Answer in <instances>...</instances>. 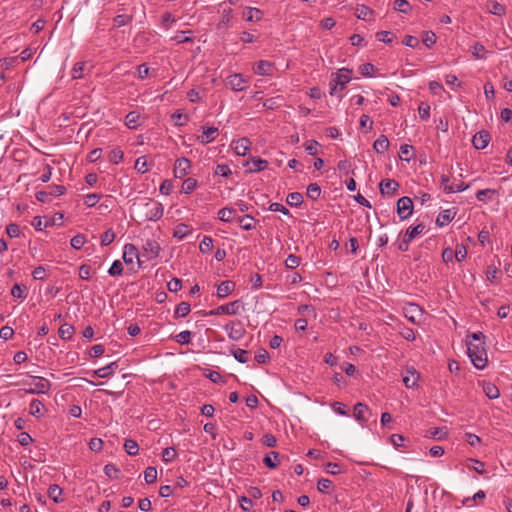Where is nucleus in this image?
<instances>
[{"mask_svg":"<svg viewBox=\"0 0 512 512\" xmlns=\"http://www.w3.org/2000/svg\"><path fill=\"white\" fill-rule=\"evenodd\" d=\"M118 364L116 361L109 363L108 365L101 367L99 369H96L94 371V375L99 378H108L110 377L115 370L117 369Z\"/></svg>","mask_w":512,"mask_h":512,"instance_id":"4be33fe9","label":"nucleus"},{"mask_svg":"<svg viewBox=\"0 0 512 512\" xmlns=\"http://www.w3.org/2000/svg\"><path fill=\"white\" fill-rule=\"evenodd\" d=\"M397 214L400 220L408 219L413 213V201L408 196H403L397 201Z\"/></svg>","mask_w":512,"mask_h":512,"instance_id":"20e7f679","label":"nucleus"},{"mask_svg":"<svg viewBox=\"0 0 512 512\" xmlns=\"http://www.w3.org/2000/svg\"><path fill=\"white\" fill-rule=\"evenodd\" d=\"M412 150L413 147L408 144H403L400 146V159L406 162H409L412 158Z\"/></svg>","mask_w":512,"mask_h":512,"instance_id":"8fccbe9b","label":"nucleus"},{"mask_svg":"<svg viewBox=\"0 0 512 512\" xmlns=\"http://www.w3.org/2000/svg\"><path fill=\"white\" fill-rule=\"evenodd\" d=\"M418 380L419 374L416 372V370L414 368H407L406 374L403 376V383L406 386V388H416Z\"/></svg>","mask_w":512,"mask_h":512,"instance_id":"f3484780","label":"nucleus"},{"mask_svg":"<svg viewBox=\"0 0 512 512\" xmlns=\"http://www.w3.org/2000/svg\"><path fill=\"white\" fill-rule=\"evenodd\" d=\"M85 62H78L74 65L71 70V75L73 79H81L84 76Z\"/></svg>","mask_w":512,"mask_h":512,"instance_id":"5fc2aeb1","label":"nucleus"},{"mask_svg":"<svg viewBox=\"0 0 512 512\" xmlns=\"http://www.w3.org/2000/svg\"><path fill=\"white\" fill-rule=\"evenodd\" d=\"M115 232L112 230V229H108L106 230L102 235H101V245L102 246H108L110 245L114 239H115Z\"/></svg>","mask_w":512,"mask_h":512,"instance_id":"052dcab7","label":"nucleus"},{"mask_svg":"<svg viewBox=\"0 0 512 512\" xmlns=\"http://www.w3.org/2000/svg\"><path fill=\"white\" fill-rule=\"evenodd\" d=\"M191 336H192V332L185 330V331H181L180 333L175 335L174 340L181 345L189 344L191 341Z\"/></svg>","mask_w":512,"mask_h":512,"instance_id":"3c124183","label":"nucleus"},{"mask_svg":"<svg viewBox=\"0 0 512 512\" xmlns=\"http://www.w3.org/2000/svg\"><path fill=\"white\" fill-rule=\"evenodd\" d=\"M59 337L62 340H70L74 334V327L70 324H62L58 330Z\"/></svg>","mask_w":512,"mask_h":512,"instance_id":"c9c22d12","label":"nucleus"},{"mask_svg":"<svg viewBox=\"0 0 512 512\" xmlns=\"http://www.w3.org/2000/svg\"><path fill=\"white\" fill-rule=\"evenodd\" d=\"M190 304L187 302H181L179 303L174 311V316L176 318H183L186 317L190 313Z\"/></svg>","mask_w":512,"mask_h":512,"instance_id":"ea45409f","label":"nucleus"},{"mask_svg":"<svg viewBox=\"0 0 512 512\" xmlns=\"http://www.w3.org/2000/svg\"><path fill=\"white\" fill-rule=\"evenodd\" d=\"M213 248V239L210 236H204L200 245L199 250L203 254L209 253Z\"/></svg>","mask_w":512,"mask_h":512,"instance_id":"09e8293b","label":"nucleus"},{"mask_svg":"<svg viewBox=\"0 0 512 512\" xmlns=\"http://www.w3.org/2000/svg\"><path fill=\"white\" fill-rule=\"evenodd\" d=\"M62 494H63V490L59 485L52 484L49 486L48 496L50 499L53 500V502H55V503L63 502Z\"/></svg>","mask_w":512,"mask_h":512,"instance_id":"c85d7f7f","label":"nucleus"},{"mask_svg":"<svg viewBox=\"0 0 512 512\" xmlns=\"http://www.w3.org/2000/svg\"><path fill=\"white\" fill-rule=\"evenodd\" d=\"M275 71V66L272 62L267 60H260L256 63L254 72L261 76H272Z\"/></svg>","mask_w":512,"mask_h":512,"instance_id":"ddd939ff","label":"nucleus"},{"mask_svg":"<svg viewBox=\"0 0 512 512\" xmlns=\"http://www.w3.org/2000/svg\"><path fill=\"white\" fill-rule=\"evenodd\" d=\"M485 47L483 44L476 42L471 47V53L476 59H484L485 58Z\"/></svg>","mask_w":512,"mask_h":512,"instance_id":"603ef678","label":"nucleus"},{"mask_svg":"<svg viewBox=\"0 0 512 512\" xmlns=\"http://www.w3.org/2000/svg\"><path fill=\"white\" fill-rule=\"evenodd\" d=\"M176 126H184L188 121V115L182 114L179 110L172 114Z\"/></svg>","mask_w":512,"mask_h":512,"instance_id":"774afa93","label":"nucleus"},{"mask_svg":"<svg viewBox=\"0 0 512 512\" xmlns=\"http://www.w3.org/2000/svg\"><path fill=\"white\" fill-rule=\"evenodd\" d=\"M225 330L228 332V337L231 340L238 341L245 335V329L240 322H231L225 325Z\"/></svg>","mask_w":512,"mask_h":512,"instance_id":"f8f14e48","label":"nucleus"},{"mask_svg":"<svg viewBox=\"0 0 512 512\" xmlns=\"http://www.w3.org/2000/svg\"><path fill=\"white\" fill-rule=\"evenodd\" d=\"M374 11L366 5H358L356 8V16L363 21H370Z\"/></svg>","mask_w":512,"mask_h":512,"instance_id":"7c9ffc66","label":"nucleus"},{"mask_svg":"<svg viewBox=\"0 0 512 512\" xmlns=\"http://www.w3.org/2000/svg\"><path fill=\"white\" fill-rule=\"evenodd\" d=\"M218 135V128L216 127H202V134L198 136V140L202 144H208L215 140Z\"/></svg>","mask_w":512,"mask_h":512,"instance_id":"a211bd4d","label":"nucleus"},{"mask_svg":"<svg viewBox=\"0 0 512 512\" xmlns=\"http://www.w3.org/2000/svg\"><path fill=\"white\" fill-rule=\"evenodd\" d=\"M191 233L192 228L189 225L180 223L174 228L173 236L179 240H182Z\"/></svg>","mask_w":512,"mask_h":512,"instance_id":"c756f323","label":"nucleus"},{"mask_svg":"<svg viewBox=\"0 0 512 512\" xmlns=\"http://www.w3.org/2000/svg\"><path fill=\"white\" fill-rule=\"evenodd\" d=\"M393 7L396 11L403 14H409L412 10V6L407 0H395L393 2Z\"/></svg>","mask_w":512,"mask_h":512,"instance_id":"e433bc0d","label":"nucleus"},{"mask_svg":"<svg viewBox=\"0 0 512 512\" xmlns=\"http://www.w3.org/2000/svg\"><path fill=\"white\" fill-rule=\"evenodd\" d=\"M197 186L198 181L195 178L188 177L182 183L181 193L190 194L196 189Z\"/></svg>","mask_w":512,"mask_h":512,"instance_id":"72a5a7b5","label":"nucleus"},{"mask_svg":"<svg viewBox=\"0 0 512 512\" xmlns=\"http://www.w3.org/2000/svg\"><path fill=\"white\" fill-rule=\"evenodd\" d=\"M279 457L280 454L278 452L272 451L264 457L263 462L268 468L273 469L277 467L276 461L279 460Z\"/></svg>","mask_w":512,"mask_h":512,"instance_id":"a19ab883","label":"nucleus"},{"mask_svg":"<svg viewBox=\"0 0 512 512\" xmlns=\"http://www.w3.org/2000/svg\"><path fill=\"white\" fill-rule=\"evenodd\" d=\"M399 186L394 179H383L379 184L380 193L383 196H392L397 193Z\"/></svg>","mask_w":512,"mask_h":512,"instance_id":"9b49d317","label":"nucleus"},{"mask_svg":"<svg viewBox=\"0 0 512 512\" xmlns=\"http://www.w3.org/2000/svg\"><path fill=\"white\" fill-rule=\"evenodd\" d=\"M124 158V153L120 148H114L110 151L108 159L113 164H119Z\"/></svg>","mask_w":512,"mask_h":512,"instance_id":"de8ad7c7","label":"nucleus"},{"mask_svg":"<svg viewBox=\"0 0 512 512\" xmlns=\"http://www.w3.org/2000/svg\"><path fill=\"white\" fill-rule=\"evenodd\" d=\"M376 38L378 41L390 44L395 39V35L389 31H380L376 33Z\"/></svg>","mask_w":512,"mask_h":512,"instance_id":"bf43d9fd","label":"nucleus"},{"mask_svg":"<svg viewBox=\"0 0 512 512\" xmlns=\"http://www.w3.org/2000/svg\"><path fill=\"white\" fill-rule=\"evenodd\" d=\"M482 388H483V392L485 393V395L491 400L497 399L500 396L498 387L491 382L484 381Z\"/></svg>","mask_w":512,"mask_h":512,"instance_id":"cd10ccee","label":"nucleus"},{"mask_svg":"<svg viewBox=\"0 0 512 512\" xmlns=\"http://www.w3.org/2000/svg\"><path fill=\"white\" fill-rule=\"evenodd\" d=\"M226 86L235 92H240L248 87V81L240 73H235L227 77Z\"/></svg>","mask_w":512,"mask_h":512,"instance_id":"423d86ee","label":"nucleus"},{"mask_svg":"<svg viewBox=\"0 0 512 512\" xmlns=\"http://www.w3.org/2000/svg\"><path fill=\"white\" fill-rule=\"evenodd\" d=\"M134 258L138 260L139 264L141 263L139 260V253L137 247L134 244L127 243L124 246L123 261L127 265H132L134 262Z\"/></svg>","mask_w":512,"mask_h":512,"instance_id":"4468645a","label":"nucleus"},{"mask_svg":"<svg viewBox=\"0 0 512 512\" xmlns=\"http://www.w3.org/2000/svg\"><path fill=\"white\" fill-rule=\"evenodd\" d=\"M235 283L230 280L222 281L217 286V297L219 299H224L228 297L235 289Z\"/></svg>","mask_w":512,"mask_h":512,"instance_id":"6ab92c4d","label":"nucleus"},{"mask_svg":"<svg viewBox=\"0 0 512 512\" xmlns=\"http://www.w3.org/2000/svg\"><path fill=\"white\" fill-rule=\"evenodd\" d=\"M236 215V210L230 207L221 208L218 211V218L223 222H230Z\"/></svg>","mask_w":512,"mask_h":512,"instance_id":"f704fd0d","label":"nucleus"},{"mask_svg":"<svg viewBox=\"0 0 512 512\" xmlns=\"http://www.w3.org/2000/svg\"><path fill=\"white\" fill-rule=\"evenodd\" d=\"M496 193L493 189H482L478 190L476 193V198L480 202H486L488 198Z\"/></svg>","mask_w":512,"mask_h":512,"instance_id":"69168bd1","label":"nucleus"},{"mask_svg":"<svg viewBox=\"0 0 512 512\" xmlns=\"http://www.w3.org/2000/svg\"><path fill=\"white\" fill-rule=\"evenodd\" d=\"M134 168L139 173H142V174L146 173L149 170L146 157L145 156L138 157L135 161Z\"/></svg>","mask_w":512,"mask_h":512,"instance_id":"4d7b16f0","label":"nucleus"},{"mask_svg":"<svg viewBox=\"0 0 512 512\" xmlns=\"http://www.w3.org/2000/svg\"><path fill=\"white\" fill-rule=\"evenodd\" d=\"M243 17L246 21H250V22H258L262 19L263 17V12L258 9V8H254V7H248L244 12H243Z\"/></svg>","mask_w":512,"mask_h":512,"instance_id":"b1692460","label":"nucleus"},{"mask_svg":"<svg viewBox=\"0 0 512 512\" xmlns=\"http://www.w3.org/2000/svg\"><path fill=\"white\" fill-rule=\"evenodd\" d=\"M144 479L147 484H152L157 480V469L149 466L144 471Z\"/></svg>","mask_w":512,"mask_h":512,"instance_id":"864d4df0","label":"nucleus"},{"mask_svg":"<svg viewBox=\"0 0 512 512\" xmlns=\"http://www.w3.org/2000/svg\"><path fill=\"white\" fill-rule=\"evenodd\" d=\"M161 457L163 462L170 463L177 457V451L174 447H167L162 451Z\"/></svg>","mask_w":512,"mask_h":512,"instance_id":"49530a36","label":"nucleus"},{"mask_svg":"<svg viewBox=\"0 0 512 512\" xmlns=\"http://www.w3.org/2000/svg\"><path fill=\"white\" fill-rule=\"evenodd\" d=\"M191 166V161L186 157L176 159L173 169L175 178H184L189 173Z\"/></svg>","mask_w":512,"mask_h":512,"instance_id":"6e6552de","label":"nucleus"},{"mask_svg":"<svg viewBox=\"0 0 512 512\" xmlns=\"http://www.w3.org/2000/svg\"><path fill=\"white\" fill-rule=\"evenodd\" d=\"M43 407H44V405H43L42 401H40L38 399H33L29 406L30 415H32L36 418H40L41 416H43V413H42Z\"/></svg>","mask_w":512,"mask_h":512,"instance_id":"473e14b6","label":"nucleus"},{"mask_svg":"<svg viewBox=\"0 0 512 512\" xmlns=\"http://www.w3.org/2000/svg\"><path fill=\"white\" fill-rule=\"evenodd\" d=\"M251 142L248 138L243 137L232 142L234 152L239 156H245L250 150Z\"/></svg>","mask_w":512,"mask_h":512,"instance_id":"dca6fc26","label":"nucleus"},{"mask_svg":"<svg viewBox=\"0 0 512 512\" xmlns=\"http://www.w3.org/2000/svg\"><path fill=\"white\" fill-rule=\"evenodd\" d=\"M306 195L309 199L315 201L321 195V187L317 183H311L307 186Z\"/></svg>","mask_w":512,"mask_h":512,"instance_id":"4c0bfd02","label":"nucleus"},{"mask_svg":"<svg viewBox=\"0 0 512 512\" xmlns=\"http://www.w3.org/2000/svg\"><path fill=\"white\" fill-rule=\"evenodd\" d=\"M286 202L292 207H298L303 203V196L299 192H291L287 195Z\"/></svg>","mask_w":512,"mask_h":512,"instance_id":"58836bf2","label":"nucleus"},{"mask_svg":"<svg viewBox=\"0 0 512 512\" xmlns=\"http://www.w3.org/2000/svg\"><path fill=\"white\" fill-rule=\"evenodd\" d=\"M33 387L26 389L25 392L28 394H47L51 389V382L40 376H32Z\"/></svg>","mask_w":512,"mask_h":512,"instance_id":"7ed1b4c3","label":"nucleus"},{"mask_svg":"<svg viewBox=\"0 0 512 512\" xmlns=\"http://www.w3.org/2000/svg\"><path fill=\"white\" fill-rule=\"evenodd\" d=\"M132 20H133V17L131 15L119 14L114 17L113 24L115 27L120 28L122 26H125V25L131 23Z\"/></svg>","mask_w":512,"mask_h":512,"instance_id":"a18cd8bd","label":"nucleus"},{"mask_svg":"<svg viewBox=\"0 0 512 512\" xmlns=\"http://www.w3.org/2000/svg\"><path fill=\"white\" fill-rule=\"evenodd\" d=\"M163 205L157 201H149L145 204V218L149 221H157L162 218Z\"/></svg>","mask_w":512,"mask_h":512,"instance_id":"39448f33","label":"nucleus"},{"mask_svg":"<svg viewBox=\"0 0 512 512\" xmlns=\"http://www.w3.org/2000/svg\"><path fill=\"white\" fill-rule=\"evenodd\" d=\"M253 221L254 218L250 215H244L238 218V223L240 227L246 231L254 229Z\"/></svg>","mask_w":512,"mask_h":512,"instance_id":"c03bdc74","label":"nucleus"},{"mask_svg":"<svg viewBox=\"0 0 512 512\" xmlns=\"http://www.w3.org/2000/svg\"><path fill=\"white\" fill-rule=\"evenodd\" d=\"M141 115L137 111L129 112L125 117V126L128 129L135 130L141 125Z\"/></svg>","mask_w":512,"mask_h":512,"instance_id":"aec40b11","label":"nucleus"},{"mask_svg":"<svg viewBox=\"0 0 512 512\" xmlns=\"http://www.w3.org/2000/svg\"><path fill=\"white\" fill-rule=\"evenodd\" d=\"M405 318L413 324H419L423 317V311L417 304L410 303L404 307Z\"/></svg>","mask_w":512,"mask_h":512,"instance_id":"0eeeda50","label":"nucleus"},{"mask_svg":"<svg viewBox=\"0 0 512 512\" xmlns=\"http://www.w3.org/2000/svg\"><path fill=\"white\" fill-rule=\"evenodd\" d=\"M124 449L130 456H135L139 452V446L135 440L127 439L124 443Z\"/></svg>","mask_w":512,"mask_h":512,"instance_id":"37998d69","label":"nucleus"},{"mask_svg":"<svg viewBox=\"0 0 512 512\" xmlns=\"http://www.w3.org/2000/svg\"><path fill=\"white\" fill-rule=\"evenodd\" d=\"M332 487V481L327 478H322L317 483V489L321 493H328Z\"/></svg>","mask_w":512,"mask_h":512,"instance_id":"338daca9","label":"nucleus"},{"mask_svg":"<svg viewBox=\"0 0 512 512\" xmlns=\"http://www.w3.org/2000/svg\"><path fill=\"white\" fill-rule=\"evenodd\" d=\"M241 307V301L235 300L227 304L220 305L206 313L207 316H219V315H237Z\"/></svg>","mask_w":512,"mask_h":512,"instance_id":"f03ea898","label":"nucleus"},{"mask_svg":"<svg viewBox=\"0 0 512 512\" xmlns=\"http://www.w3.org/2000/svg\"><path fill=\"white\" fill-rule=\"evenodd\" d=\"M11 295L15 298L25 299L27 296V287L18 283H15L11 289Z\"/></svg>","mask_w":512,"mask_h":512,"instance_id":"79ce46f5","label":"nucleus"},{"mask_svg":"<svg viewBox=\"0 0 512 512\" xmlns=\"http://www.w3.org/2000/svg\"><path fill=\"white\" fill-rule=\"evenodd\" d=\"M489 141L490 134L485 130H481L473 136L472 144L476 149L482 150L487 147Z\"/></svg>","mask_w":512,"mask_h":512,"instance_id":"2eb2a0df","label":"nucleus"},{"mask_svg":"<svg viewBox=\"0 0 512 512\" xmlns=\"http://www.w3.org/2000/svg\"><path fill=\"white\" fill-rule=\"evenodd\" d=\"M425 232V225L423 223H418L415 226H410L406 232L405 236L408 241H413L415 238L421 236Z\"/></svg>","mask_w":512,"mask_h":512,"instance_id":"5701e85b","label":"nucleus"},{"mask_svg":"<svg viewBox=\"0 0 512 512\" xmlns=\"http://www.w3.org/2000/svg\"><path fill=\"white\" fill-rule=\"evenodd\" d=\"M465 466L468 469L474 470L478 474L482 475L485 473V464L480 460L469 458L466 460Z\"/></svg>","mask_w":512,"mask_h":512,"instance_id":"2f4dec72","label":"nucleus"},{"mask_svg":"<svg viewBox=\"0 0 512 512\" xmlns=\"http://www.w3.org/2000/svg\"><path fill=\"white\" fill-rule=\"evenodd\" d=\"M143 256L146 257L147 260L155 259L159 256L161 247L160 244L154 239H148L143 244Z\"/></svg>","mask_w":512,"mask_h":512,"instance_id":"1a4fd4ad","label":"nucleus"},{"mask_svg":"<svg viewBox=\"0 0 512 512\" xmlns=\"http://www.w3.org/2000/svg\"><path fill=\"white\" fill-rule=\"evenodd\" d=\"M389 140L385 135H380L373 143V149L378 154L385 153L389 148Z\"/></svg>","mask_w":512,"mask_h":512,"instance_id":"393cba45","label":"nucleus"},{"mask_svg":"<svg viewBox=\"0 0 512 512\" xmlns=\"http://www.w3.org/2000/svg\"><path fill=\"white\" fill-rule=\"evenodd\" d=\"M418 113L422 120H428L430 117V105L426 102H421L418 106Z\"/></svg>","mask_w":512,"mask_h":512,"instance_id":"0e129e2a","label":"nucleus"},{"mask_svg":"<svg viewBox=\"0 0 512 512\" xmlns=\"http://www.w3.org/2000/svg\"><path fill=\"white\" fill-rule=\"evenodd\" d=\"M123 273V265L120 260H115L108 270L110 276H120Z\"/></svg>","mask_w":512,"mask_h":512,"instance_id":"13d9d810","label":"nucleus"},{"mask_svg":"<svg viewBox=\"0 0 512 512\" xmlns=\"http://www.w3.org/2000/svg\"><path fill=\"white\" fill-rule=\"evenodd\" d=\"M454 216H455V212H453L452 210H450V209L444 210L441 213H439V215L437 216L436 224L439 227H443V226L447 225L448 223H450L453 220Z\"/></svg>","mask_w":512,"mask_h":512,"instance_id":"bb28decb","label":"nucleus"},{"mask_svg":"<svg viewBox=\"0 0 512 512\" xmlns=\"http://www.w3.org/2000/svg\"><path fill=\"white\" fill-rule=\"evenodd\" d=\"M336 82V85H339L340 90H343L347 83L351 80V71L347 69H342L338 73L335 74V78H333Z\"/></svg>","mask_w":512,"mask_h":512,"instance_id":"412c9836","label":"nucleus"},{"mask_svg":"<svg viewBox=\"0 0 512 512\" xmlns=\"http://www.w3.org/2000/svg\"><path fill=\"white\" fill-rule=\"evenodd\" d=\"M369 411V408L366 404L358 402L354 406V417L359 422H367L366 413Z\"/></svg>","mask_w":512,"mask_h":512,"instance_id":"a878e982","label":"nucleus"},{"mask_svg":"<svg viewBox=\"0 0 512 512\" xmlns=\"http://www.w3.org/2000/svg\"><path fill=\"white\" fill-rule=\"evenodd\" d=\"M436 39L437 38L434 32L426 31L422 38V42L427 48H431L436 43Z\"/></svg>","mask_w":512,"mask_h":512,"instance_id":"e2e57ef3","label":"nucleus"},{"mask_svg":"<svg viewBox=\"0 0 512 512\" xmlns=\"http://www.w3.org/2000/svg\"><path fill=\"white\" fill-rule=\"evenodd\" d=\"M300 262H301V259L299 256H296L294 254H289L285 260V266L288 269H295L300 265Z\"/></svg>","mask_w":512,"mask_h":512,"instance_id":"680f3d73","label":"nucleus"},{"mask_svg":"<svg viewBox=\"0 0 512 512\" xmlns=\"http://www.w3.org/2000/svg\"><path fill=\"white\" fill-rule=\"evenodd\" d=\"M232 354L234 358L240 363H247L249 360L248 351L244 349L235 348L232 350Z\"/></svg>","mask_w":512,"mask_h":512,"instance_id":"6e6d98bb","label":"nucleus"},{"mask_svg":"<svg viewBox=\"0 0 512 512\" xmlns=\"http://www.w3.org/2000/svg\"><path fill=\"white\" fill-rule=\"evenodd\" d=\"M269 163L265 159L252 157L248 159L243 166L246 168L247 173H257L263 171L268 167Z\"/></svg>","mask_w":512,"mask_h":512,"instance_id":"9d476101","label":"nucleus"},{"mask_svg":"<svg viewBox=\"0 0 512 512\" xmlns=\"http://www.w3.org/2000/svg\"><path fill=\"white\" fill-rule=\"evenodd\" d=\"M467 354L472 364L477 369H484L487 366V352L484 343L467 342Z\"/></svg>","mask_w":512,"mask_h":512,"instance_id":"f257e3e1","label":"nucleus"}]
</instances>
